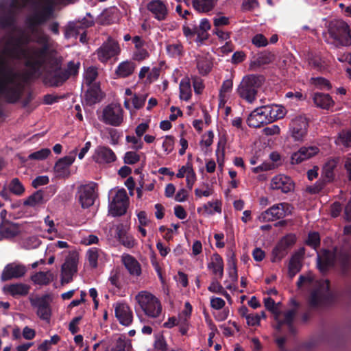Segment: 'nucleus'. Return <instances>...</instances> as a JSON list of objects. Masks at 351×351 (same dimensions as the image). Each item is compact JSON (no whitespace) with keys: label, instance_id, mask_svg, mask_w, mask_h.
I'll return each instance as SVG.
<instances>
[{"label":"nucleus","instance_id":"f257e3e1","mask_svg":"<svg viewBox=\"0 0 351 351\" xmlns=\"http://www.w3.org/2000/svg\"><path fill=\"white\" fill-rule=\"evenodd\" d=\"M38 36L37 42L41 45L39 49L34 47H26L19 43L13 46L8 45L5 49V55L12 58L23 59L25 64L30 69L32 74H37L39 68L45 60V53L47 43V37L40 32L37 33Z\"/></svg>","mask_w":351,"mask_h":351},{"label":"nucleus","instance_id":"f03ea898","mask_svg":"<svg viewBox=\"0 0 351 351\" xmlns=\"http://www.w3.org/2000/svg\"><path fill=\"white\" fill-rule=\"evenodd\" d=\"M135 300L145 315L151 318L158 317L162 313V305L159 299L152 293L141 291L135 296Z\"/></svg>","mask_w":351,"mask_h":351},{"label":"nucleus","instance_id":"7ed1b4c3","mask_svg":"<svg viewBox=\"0 0 351 351\" xmlns=\"http://www.w3.org/2000/svg\"><path fill=\"white\" fill-rule=\"evenodd\" d=\"M330 37L336 45H351V36L348 25L341 19L331 21L328 27Z\"/></svg>","mask_w":351,"mask_h":351},{"label":"nucleus","instance_id":"20e7f679","mask_svg":"<svg viewBox=\"0 0 351 351\" xmlns=\"http://www.w3.org/2000/svg\"><path fill=\"white\" fill-rule=\"evenodd\" d=\"M0 93L10 102L15 101L19 97V84L15 77L3 66H0Z\"/></svg>","mask_w":351,"mask_h":351},{"label":"nucleus","instance_id":"39448f33","mask_svg":"<svg viewBox=\"0 0 351 351\" xmlns=\"http://www.w3.org/2000/svg\"><path fill=\"white\" fill-rule=\"evenodd\" d=\"M129 205V197L124 189L111 190L109 193L108 213L112 217L123 215Z\"/></svg>","mask_w":351,"mask_h":351},{"label":"nucleus","instance_id":"423d86ee","mask_svg":"<svg viewBox=\"0 0 351 351\" xmlns=\"http://www.w3.org/2000/svg\"><path fill=\"white\" fill-rule=\"evenodd\" d=\"M71 0H41L34 10L33 14L27 19L29 25L33 27L44 23L49 16L53 3H65Z\"/></svg>","mask_w":351,"mask_h":351},{"label":"nucleus","instance_id":"0eeeda50","mask_svg":"<svg viewBox=\"0 0 351 351\" xmlns=\"http://www.w3.org/2000/svg\"><path fill=\"white\" fill-rule=\"evenodd\" d=\"M258 87V78L254 75H249L243 78L237 90L242 99L252 103L256 99Z\"/></svg>","mask_w":351,"mask_h":351},{"label":"nucleus","instance_id":"6e6552de","mask_svg":"<svg viewBox=\"0 0 351 351\" xmlns=\"http://www.w3.org/2000/svg\"><path fill=\"white\" fill-rule=\"evenodd\" d=\"M99 119L107 125L119 126L123 121V110L120 105L111 104L103 109Z\"/></svg>","mask_w":351,"mask_h":351},{"label":"nucleus","instance_id":"1a4fd4ad","mask_svg":"<svg viewBox=\"0 0 351 351\" xmlns=\"http://www.w3.org/2000/svg\"><path fill=\"white\" fill-rule=\"evenodd\" d=\"M292 208L287 203L278 204L272 206L261 213L257 217L259 222L271 221L279 219L291 213Z\"/></svg>","mask_w":351,"mask_h":351},{"label":"nucleus","instance_id":"9d476101","mask_svg":"<svg viewBox=\"0 0 351 351\" xmlns=\"http://www.w3.org/2000/svg\"><path fill=\"white\" fill-rule=\"evenodd\" d=\"M289 134L297 143L304 141L307 135V118L305 115H299L291 120L289 125Z\"/></svg>","mask_w":351,"mask_h":351},{"label":"nucleus","instance_id":"9b49d317","mask_svg":"<svg viewBox=\"0 0 351 351\" xmlns=\"http://www.w3.org/2000/svg\"><path fill=\"white\" fill-rule=\"evenodd\" d=\"M78 261L79 256L77 252H72L69 254L61 269L62 283H69L72 280L73 275L77 271Z\"/></svg>","mask_w":351,"mask_h":351},{"label":"nucleus","instance_id":"f8f14e48","mask_svg":"<svg viewBox=\"0 0 351 351\" xmlns=\"http://www.w3.org/2000/svg\"><path fill=\"white\" fill-rule=\"evenodd\" d=\"M77 197L83 208L91 206L97 197L95 184L89 183L80 186L77 190Z\"/></svg>","mask_w":351,"mask_h":351},{"label":"nucleus","instance_id":"ddd939ff","mask_svg":"<svg viewBox=\"0 0 351 351\" xmlns=\"http://www.w3.org/2000/svg\"><path fill=\"white\" fill-rule=\"evenodd\" d=\"M52 298L49 295L36 297L31 299L32 306L36 309L37 315L43 320H49L51 317L50 302Z\"/></svg>","mask_w":351,"mask_h":351},{"label":"nucleus","instance_id":"4468645a","mask_svg":"<svg viewBox=\"0 0 351 351\" xmlns=\"http://www.w3.org/2000/svg\"><path fill=\"white\" fill-rule=\"evenodd\" d=\"M121 49L118 43L112 39L108 40L97 50L98 59L101 62H106L110 58L118 56L120 53Z\"/></svg>","mask_w":351,"mask_h":351},{"label":"nucleus","instance_id":"2eb2a0df","mask_svg":"<svg viewBox=\"0 0 351 351\" xmlns=\"http://www.w3.org/2000/svg\"><path fill=\"white\" fill-rule=\"evenodd\" d=\"M76 153L77 149H75L70 155L57 161L54 166V173L56 177L65 178L70 175V167L75 161Z\"/></svg>","mask_w":351,"mask_h":351},{"label":"nucleus","instance_id":"dca6fc26","mask_svg":"<svg viewBox=\"0 0 351 351\" xmlns=\"http://www.w3.org/2000/svg\"><path fill=\"white\" fill-rule=\"evenodd\" d=\"M92 158L98 164H107L114 162L116 155L110 148L100 145L94 150Z\"/></svg>","mask_w":351,"mask_h":351},{"label":"nucleus","instance_id":"f3484780","mask_svg":"<svg viewBox=\"0 0 351 351\" xmlns=\"http://www.w3.org/2000/svg\"><path fill=\"white\" fill-rule=\"evenodd\" d=\"M115 316L119 323L123 326H129L132 322V312L129 306L123 302H117L113 305Z\"/></svg>","mask_w":351,"mask_h":351},{"label":"nucleus","instance_id":"a211bd4d","mask_svg":"<svg viewBox=\"0 0 351 351\" xmlns=\"http://www.w3.org/2000/svg\"><path fill=\"white\" fill-rule=\"evenodd\" d=\"M147 8L158 21L165 20L169 13L167 4L161 0L149 1L147 5Z\"/></svg>","mask_w":351,"mask_h":351},{"label":"nucleus","instance_id":"6ab92c4d","mask_svg":"<svg viewBox=\"0 0 351 351\" xmlns=\"http://www.w3.org/2000/svg\"><path fill=\"white\" fill-rule=\"evenodd\" d=\"M26 272L24 265L16 263L7 265L1 274V280L6 281L12 278L22 277Z\"/></svg>","mask_w":351,"mask_h":351},{"label":"nucleus","instance_id":"aec40b11","mask_svg":"<svg viewBox=\"0 0 351 351\" xmlns=\"http://www.w3.org/2000/svg\"><path fill=\"white\" fill-rule=\"evenodd\" d=\"M176 177L178 178H185L186 186L189 189H191L197 179L192 163L187 162L184 165L182 166L178 169Z\"/></svg>","mask_w":351,"mask_h":351},{"label":"nucleus","instance_id":"412c9836","mask_svg":"<svg viewBox=\"0 0 351 351\" xmlns=\"http://www.w3.org/2000/svg\"><path fill=\"white\" fill-rule=\"evenodd\" d=\"M271 187L273 189L281 190L283 193H288L293 190L294 184L289 177L285 175H278L272 178Z\"/></svg>","mask_w":351,"mask_h":351},{"label":"nucleus","instance_id":"4be33fe9","mask_svg":"<svg viewBox=\"0 0 351 351\" xmlns=\"http://www.w3.org/2000/svg\"><path fill=\"white\" fill-rule=\"evenodd\" d=\"M263 106L257 108L252 111L247 119V123L250 127L259 128L264 124L269 123V121L265 115Z\"/></svg>","mask_w":351,"mask_h":351},{"label":"nucleus","instance_id":"5701e85b","mask_svg":"<svg viewBox=\"0 0 351 351\" xmlns=\"http://www.w3.org/2000/svg\"><path fill=\"white\" fill-rule=\"evenodd\" d=\"M88 88L84 95V101L86 104L91 106L99 102L103 95L98 83H94L92 86H86Z\"/></svg>","mask_w":351,"mask_h":351},{"label":"nucleus","instance_id":"b1692460","mask_svg":"<svg viewBox=\"0 0 351 351\" xmlns=\"http://www.w3.org/2000/svg\"><path fill=\"white\" fill-rule=\"evenodd\" d=\"M265 115L267 117L269 123L282 119L286 114L285 108L279 105H267L263 106Z\"/></svg>","mask_w":351,"mask_h":351},{"label":"nucleus","instance_id":"393cba45","mask_svg":"<svg viewBox=\"0 0 351 351\" xmlns=\"http://www.w3.org/2000/svg\"><path fill=\"white\" fill-rule=\"evenodd\" d=\"M121 261L128 272L135 276H138L141 274V269L138 262L131 255L123 254L121 256Z\"/></svg>","mask_w":351,"mask_h":351},{"label":"nucleus","instance_id":"a878e982","mask_svg":"<svg viewBox=\"0 0 351 351\" xmlns=\"http://www.w3.org/2000/svg\"><path fill=\"white\" fill-rule=\"evenodd\" d=\"M294 242L295 237L293 235H287L282 238L279 242L278 246L273 251V254L275 256V257L272 261H275L276 258L280 260L285 255L284 251L285 249L293 245Z\"/></svg>","mask_w":351,"mask_h":351},{"label":"nucleus","instance_id":"bb28decb","mask_svg":"<svg viewBox=\"0 0 351 351\" xmlns=\"http://www.w3.org/2000/svg\"><path fill=\"white\" fill-rule=\"evenodd\" d=\"M208 267L212 271L213 274L221 278L223 274V262L222 258L219 254H214L211 258V261Z\"/></svg>","mask_w":351,"mask_h":351},{"label":"nucleus","instance_id":"cd10ccee","mask_svg":"<svg viewBox=\"0 0 351 351\" xmlns=\"http://www.w3.org/2000/svg\"><path fill=\"white\" fill-rule=\"evenodd\" d=\"M28 285L23 283H16L5 286L3 290L13 296L25 295L29 292Z\"/></svg>","mask_w":351,"mask_h":351},{"label":"nucleus","instance_id":"c85d7f7f","mask_svg":"<svg viewBox=\"0 0 351 351\" xmlns=\"http://www.w3.org/2000/svg\"><path fill=\"white\" fill-rule=\"evenodd\" d=\"M232 81L231 80H226L223 82L219 92V106L220 108L225 107L230 94L232 89Z\"/></svg>","mask_w":351,"mask_h":351},{"label":"nucleus","instance_id":"c756f323","mask_svg":"<svg viewBox=\"0 0 351 351\" xmlns=\"http://www.w3.org/2000/svg\"><path fill=\"white\" fill-rule=\"evenodd\" d=\"M315 104L319 108L328 109L332 107L334 101L328 94L315 93L313 97Z\"/></svg>","mask_w":351,"mask_h":351},{"label":"nucleus","instance_id":"7c9ffc66","mask_svg":"<svg viewBox=\"0 0 351 351\" xmlns=\"http://www.w3.org/2000/svg\"><path fill=\"white\" fill-rule=\"evenodd\" d=\"M103 252L97 247H90L86 252V259L89 265L95 268L98 265V261L101 259Z\"/></svg>","mask_w":351,"mask_h":351},{"label":"nucleus","instance_id":"2f4dec72","mask_svg":"<svg viewBox=\"0 0 351 351\" xmlns=\"http://www.w3.org/2000/svg\"><path fill=\"white\" fill-rule=\"evenodd\" d=\"M212 66V62L209 56H198L197 58V68L199 72L202 75H206L210 72Z\"/></svg>","mask_w":351,"mask_h":351},{"label":"nucleus","instance_id":"473e14b6","mask_svg":"<svg viewBox=\"0 0 351 351\" xmlns=\"http://www.w3.org/2000/svg\"><path fill=\"white\" fill-rule=\"evenodd\" d=\"M135 69V64L131 61L121 62L116 70L117 75L120 77H125L131 75Z\"/></svg>","mask_w":351,"mask_h":351},{"label":"nucleus","instance_id":"72a5a7b5","mask_svg":"<svg viewBox=\"0 0 351 351\" xmlns=\"http://www.w3.org/2000/svg\"><path fill=\"white\" fill-rule=\"evenodd\" d=\"M192 95L190 80L188 77H184L180 83V98L182 100L188 101Z\"/></svg>","mask_w":351,"mask_h":351},{"label":"nucleus","instance_id":"f704fd0d","mask_svg":"<svg viewBox=\"0 0 351 351\" xmlns=\"http://www.w3.org/2000/svg\"><path fill=\"white\" fill-rule=\"evenodd\" d=\"M229 267L228 269L229 278H230V281L232 283H228L226 281L225 282V284L226 285V288L229 290H234L236 289L235 287V282L237 281L238 276H237V271L236 267V264L234 261V260H230L228 261Z\"/></svg>","mask_w":351,"mask_h":351},{"label":"nucleus","instance_id":"c9c22d12","mask_svg":"<svg viewBox=\"0 0 351 351\" xmlns=\"http://www.w3.org/2000/svg\"><path fill=\"white\" fill-rule=\"evenodd\" d=\"M97 70L94 66H90L84 73V80L82 86H90L94 83H98L96 81L97 77Z\"/></svg>","mask_w":351,"mask_h":351},{"label":"nucleus","instance_id":"e433bc0d","mask_svg":"<svg viewBox=\"0 0 351 351\" xmlns=\"http://www.w3.org/2000/svg\"><path fill=\"white\" fill-rule=\"evenodd\" d=\"M53 279V275L50 271H40L32 276V281L39 285H46Z\"/></svg>","mask_w":351,"mask_h":351},{"label":"nucleus","instance_id":"4c0bfd02","mask_svg":"<svg viewBox=\"0 0 351 351\" xmlns=\"http://www.w3.org/2000/svg\"><path fill=\"white\" fill-rule=\"evenodd\" d=\"M217 0H193V6L199 12H206L211 10Z\"/></svg>","mask_w":351,"mask_h":351},{"label":"nucleus","instance_id":"58836bf2","mask_svg":"<svg viewBox=\"0 0 351 351\" xmlns=\"http://www.w3.org/2000/svg\"><path fill=\"white\" fill-rule=\"evenodd\" d=\"M302 267L301 264V255L296 254L292 256L289 264V275L293 278L299 271Z\"/></svg>","mask_w":351,"mask_h":351},{"label":"nucleus","instance_id":"ea45409f","mask_svg":"<svg viewBox=\"0 0 351 351\" xmlns=\"http://www.w3.org/2000/svg\"><path fill=\"white\" fill-rule=\"evenodd\" d=\"M202 209L204 210L205 213L209 215H213L215 213H221V203L218 199L210 201L203 205Z\"/></svg>","mask_w":351,"mask_h":351},{"label":"nucleus","instance_id":"a19ab883","mask_svg":"<svg viewBox=\"0 0 351 351\" xmlns=\"http://www.w3.org/2000/svg\"><path fill=\"white\" fill-rule=\"evenodd\" d=\"M119 241L126 247L132 248L136 245V241L132 234L125 233L123 230L117 232Z\"/></svg>","mask_w":351,"mask_h":351},{"label":"nucleus","instance_id":"79ce46f5","mask_svg":"<svg viewBox=\"0 0 351 351\" xmlns=\"http://www.w3.org/2000/svg\"><path fill=\"white\" fill-rule=\"evenodd\" d=\"M132 348L131 341L125 337H119L115 342L112 351H130Z\"/></svg>","mask_w":351,"mask_h":351},{"label":"nucleus","instance_id":"37998d69","mask_svg":"<svg viewBox=\"0 0 351 351\" xmlns=\"http://www.w3.org/2000/svg\"><path fill=\"white\" fill-rule=\"evenodd\" d=\"M44 202L43 194L41 191H37L30 195L25 202L24 204L30 206H36Z\"/></svg>","mask_w":351,"mask_h":351},{"label":"nucleus","instance_id":"c03bdc74","mask_svg":"<svg viewBox=\"0 0 351 351\" xmlns=\"http://www.w3.org/2000/svg\"><path fill=\"white\" fill-rule=\"evenodd\" d=\"M307 159V148L305 147H301L298 151L294 152L291 155V164L298 165Z\"/></svg>","mask_w":351,"mask_h":351},{"label":"nucleus","instance_id":"a18cd8bd","mask_svg":"<svg viewBox=\"0 0 351 351\" xmlns=\"http://www.w3.org/2000/svg\"><path fill=\"white\" fill-rule=\"evenodd\" d=\"M337 166V161L335 160H329L323 168V174L324 178L330 182L334 178L333 170Z\"/></svg>","mask_w":351,"mask_h":351},{"label":"nucleus","instance_id":"49530a36","mask_svg":"<svg viewBox=\"0 0 351 351\" xmlns=\"http://www.w3.org/2000/svg\"><path fill=\"white\" fill-rule=\"evenodd\" d=\"M332 263L333 255L328 252H324V254L322 257L320 256H318L317 263L321 270H323L324 269V267L332 264Z\"/></svg>","mask_w":351,"mask_h":351},{"label":"nucleus","instance_id":"de8ad7c7","mask_svg":"<svg viewBox=\"0 0 351 351\" xmlns=\"http://www.w3.org/2000/svg\"><path fill=\"white\" fill-rule=\"evenodd\" d=\"M44 223L47 228L46 229L47 232L51 234H55V237L61 238V234L58 231L55 222L52 218L49 216H47L44 219Z\"/></svg>","mask_w":351,"mask_h":351},{"label":"nucleus","instance_id":"09e8293b","mask_svg":"<svg viewBox=\"0 0 351 351\" xmlns=\"http://www.w3.org/2000/svg\"><path fill=\"white\" fill-rule=\"evenodd\" d=\"M311 84L320 89L329 90L331 88L328 80L322 77H312L311 79Z\"/></svg>","mask_w":351,"mask_h":351},{"label":"nucleus","instance_id":"8fccbe9b","mask_svg":"<svg viewBox=\"0 0 351 351\" xmlns=\"http://www.w3.org/2000/svg\"><path fill=\"white\" fill-rule=\"evenodd\" d=\"M9 189L12 193L16 195H21L25 191V188L23 184L18 178H14L12 180L9 184Z\"/></svg>","mask_w":351,"mask_h":351},{"label":"nucleus","instance_id":"3c124183","mask_svg":"<svg viewBox=\"0 0 351 351\" xmlns=\"http://www.w3.org/2000/svg\"><path fill=\"white\" fill-rule=\"evenodd\" d=\"M336 143L339 145L348 147L351 145V131H343L339 133L336 140Z\"/></svg>","mask_w":351,"mask_h":351},{"label":"nucleus","instance_id":"603ef678","mask_svg":"<svg viewBox=\"0 0 351 351\" xmlns=\"http://www.w3.org/2000/svg\"><path fill=\"white\" fill-rule=\"evenodd\" d=\"M209 291L221 294L224 295L226 298H229V294L226 291L224 288L221 285V284L215 279L213 280L210 285L208 287Z\"/></svg>","mask_w":351,"mask_h":351},{"label":"nucleus","instance_id":"864d4df0","mask_svg":"<svg viewBox=\"0 0 351 351\" xmlns=\"http://www.w3.org/2000/svg\"><path fill=\"white\" fill-rule=\"evenodd\" d=\"M125 141L128 143L130 144V148L132 149L138 151L143 147V143L141 138L134 136H126Z\"/></svg>","mask_w":351,"mask_h":351},{"label":"nucleus","instance_id":"5fc2aeb1","mask_svg":"<svg viewBox=\"0 0 351 351\" xmlns=\"http://www.w3.org/2000/svg\"><path fill=\"white\" fill-rule=\"evenodd\" d=\"M1 235L4 238H12L15 237L18 232L16 228L13 225L3 226L0 228Z\"/></svg>","mask_w":351,"mask_h":351},{"label":"nucleus","instance_id":"6e6d98bb","mask_svg":"<svg viewBox=\"0 0 351 351\" xmlns=\"http://www.w3.org/2000/svg\"><path fill=\"white\" fill-rule=\"evenodd\" d=\"M166 49L167 53L171 57L179 56L182 52V46L179 43L169 44Z\"/></svg>","mask_w":351,"mask_h":351},{"label":"nucleus","instance_id":"4d7b16f0","mask_svg":"<svg viewBox=\"0 0 351 351\" xmlns=\"http://www.w3.org/2000/svg\"><path fill=\"white\" fill-rule=\"evenodd\" d=\"M140 160V156L134 151L127 152L123 156V161L128 165H134Z\"/></svg>","mask_w":351,"mask_h":351},{"label":"nucleus","instance_id":"13d9d810","mask_svg":"<svg viewBox=\"0 0 351 351\" xmlns=\"http://www.w3.org/2000/svg\"><path fill=\"white\" fill-rule=\"evenodd\" d=\"M51 154V151L49 149H42L39 151L32 153L29 155L28 158L31 160H44L48 157V156Z\"/></svg>","mask_w":351,"mask_h":351},{"label":"nucleus","instance_id":"bf43d9fd","mask_svg":"<svg viewBox=\"0 0 351 351\" xmlns=\"http://www.w3.org/2000/svg\"><path fill=\"white\" fill-rule=\"evenodd\" d=\"M192 312V306L189 302L184 304V310L179 314V322L184 324L190 317Z\"/></svg>","mask_w":351,"mask_h":351},{"label":"nucleus","instance_id":"052dcab7","mask_svg":"<svg viewBox=\"0 0 351 351\" xmlns=\"http://www.w3.org/2000/svg\"><path fill=\"white\" fill-rule=\"evenodd\" d=\"M173 138L171 136H166L162 142V147L166 154H169L173 149Z\"/></svg>","mask_w":351,"mask_h":351},{"label":"nucleus","instance_id":"680f3d73","mask_svg":"<svg viewBox=\"0 0 351 351\" xmlns=\"http://www.w3.org/2000/svg\"><path fill=\"white\" fill-rule=\"evenodd\" d=\"M80 62H70L68 64L66 73L64 75V80L67 79L70 75H75L78 73L80 68Z\"/></svg>","mask_w":351,"mask_h":351},{"label":"nucleus","instance_id":"e2e57ef3","mask_svg":"<svg viewBox=\"0 0 351 351\" xmlns=\"http://www.w3.org/2000/svg\"><path fill=\"white\" fill-rule=\"evenodd\" d=\"M184 34L188 37H192L194 35H197L198 38H200V32L198 30L197 26L195 25H184L183 27Z\"/></svg>","mask_w":351,"mask_h":351},{"label":"nucleus","instance_id":"0e129e2a","mask_svg":"<svg viewBox=\"0 0 351 351\" xmlns=\"http://www.w3.org/2000/svg\"><path fill=\"white\" fill-rule=\"evenodd\" d=\"M308 64H310L312 69H314L315 70L317 71H322L326 68L324 61H323L319 58H314L311 59Z\"/></svg>","mask_w":351,"mask_h":351},{"label":"nucleus","instance_id":"69168bd1","mask_svg":"<svg viewBox=\"0 0 351 351\" xmlns=\"http://www.w3.org/2000/svg\"><path fill=\"white\" fill-rule=\"evenodd\" d=\"M195 194L197 197H209L213 194V190L208 186L204 188H197L195 190Z\"/></svg>","mask_w":351,"mask_h":351},{"label":"nucleus","instance_id":"338daca9","mask_svg":"<svg viewBox=\"0 0 351 351\" xmlns=\"http://www.w3.org/2000/svg\"><path fill=\"white\" fill-rule=\"evenodd\" d=\"M214 134L212 131H208L203 136L200 144L202 146L208 147L210 146L213 142Z\"/></svg>","mask_w":351,"mask_h":351},{"label":"nucleus","instance_id":"774afa93","mask_svg":"<svg viewBox=\"0 0 351 351\" xmlns=\"http://www.w3.org/2000/svg\"><path fill=\"white\" fill-rule=\"evenodd\" d=\"M252 42L257 47H265L267 45V38L261 34L255 35L252 38Z\"/></svg>","mask_w":351,"mask_h":351}]
</instances>
